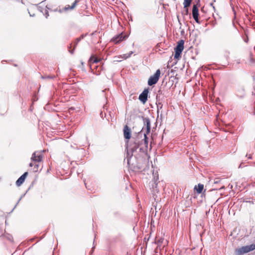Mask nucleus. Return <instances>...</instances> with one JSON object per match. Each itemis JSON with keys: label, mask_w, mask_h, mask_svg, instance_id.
I'll use <instances>...</instances> for the list:
<instances>
[{"label": "nucleus", "mask_w": 255, "mask_h": 255, "mask_svg": "<svg viewBox=\"0 0 255 255\" xmlns=\"http://www.w3.org/2000/svg\"><path fill=\"white\" fill-rule=\"evenodd\" d=\"M192 0H184L183 4L185 8L189 6Z\"/></svg>", "instance_id": "nucleus-16"}, {"label": "nucleus", "mask_w": 255, "mask_h": 255, "mask_svg": "<svg viewBox=\"0 0 255 255\" xmlns=\"http://www.w3.org/2000/svg\"><path fill=\"white\" fill-rule=\"evenodd\" d=\"M146 128V133H144V142L145 146L147 147V146L148 145V140H147V137L146 134H148V133H149V132L150 131V124L149 122H147Z\"/></svg>", "instance_id": "nucleus-9"}, {"label": "nucleus", "mask_w": 255, "mask_h": 255, "mask_svg": "<svg viewBox=\"0 0 255 255\" xmlns=\"http://www.w3.org/2000/svg\"><path fill=\"white\" fill-rule=\"evenodd\" d=\"M139 147V143L135 142L134 143L130 145L129 149L132 151H135Z\"/></svg>", "instance_id": "nucleus-12"}, {"label": "nucleus", "mask_w": 255, "mask_h": 255, "mask_svg": "<svg viewBox=\"0 0 255 255\" xmlns=\"http://www.w3.org/2000/svg\"><path fill=\"white\" fill-rule=\"evenodd\" d=\"M192 15H193V18L196 21V22L199 23V19H198V16H199L198 9L196 5H194L193 6Z\"/></svg>", "instance_id": "nucleus-7"}, {"label": "nucleus", "mask_w": 255, "mask_h": 255, "mask_svg": "<svg viewBox=\"0 0 255 255\" xmlns=\"http://www.w3.org/2000/svg\"><path fill=\"white\" fill-rule=\"evenodd\" d=\"M247 156H248L249 159H252V155H250V154L249 155H247Z\"/></svg>", "instance_id": "nucleus-17"}, {"label": "nucleus", "mask_w": 255, "mask_h": 255, "mask_svg": "<svg viewBox=\"0 0 255 255\" xmlns=\"http://www.w3.org/2000/svg\"><path fill=\"white\" fill-rule=\"evenodd\" d=\"M148 91L147 89H144V91L140 94L139 96V100L143 103L144 104L147 100V95Z\"/></svg>", "instance_id": "nucleus-6"}, {"label": "nucleus", "mask_w": 255, "mask_h": 255, "mask_svg": "<svg viewBox=\"0 0 255 255\" xmlns=\"http://www.w3.org/2000/svg\"><path fill=\"white\" fill-rule=\"evenodd\" d=\"M186 12L187 13H188V9H187V10H186Z\"/></svg>", "instance_id": "nucleus-20"}, {"label": "nucleus", "mask_w": 255, "mask_h": 255, "mask_svg": "<svg viewBox=\"0 0 255 255\" xmlns=\"http://www.w3.org/2000/svg\"><path fill=\"white\" fill-rule=\"evenodd\" d=\"M123 132L124 136L127 140V142L128 143L129 139L131 138V130L130 128L126 125L124 128Z\"/></svg>", "instance_id": "nucleus-4"}, {"label": "nucleus", "mask_w": 255, "mask_h": 255, "mask_svg": "<svg viewBox=\"0 0 255 255\" xmlns=\"http://www.w3.org/2000/svg\"><path fill=\"white\" fill-rule=\"evenodd\" d=\"M27 175V172H25L16 181V184L17 186H20L24 181L25 178Z\"/></svg>", "instance_id": "nucleus-10"}, {"label": "nucleus", "mask_w": 255, "mask_h": 255, "mask_svg": "<svg viewBox=\"0 0 255 255\" xmlns=\"http://www.w3.org/2000/svg\"><path fill=\"white\" fill-rule=\"evenodd\" d=\"M79 0H76L72 4V5L70 6L69 5H67L65 7V9H72L74 8L77 5V3L79 2Z\"/></svg>", "instance_id": "nucleus-13"}, {"label": "nucleus", "mask_w": 255, "mask_h": 255, "mask_svg": "<svg viewBox=\"0 0 255 255\" xmlns=\"http://www.w3.org/2000/svg\"><path fill=\"white\" fill-rule=\"evenodd\" d=\"M42 154L40 151H36L34 152L32 155L31 159L33 161L39 162L42 160Z\"/></svg>", "instance_id": "nucleus-5"}, {"label": "nucleus", "mask_w": 255, "mask_h": 255, "mask_svg": "<svg viewBox=\"0 0 255 255\" xmlns=\"http://www.w3.org/2000/svg\"><path fill=\"white\" fill-rule=\"evenodd\" d=\"M255 250V245L252 244L249 246H244L241 248L237 249L235 250L236 255H243L246 253H248L251 251Z\"/></svg>", "instance_id": "nucleus-1"}, {"label": "nucleus", "mask_w": 255, "mask_h": 255, "mask_svg": "<svg viewBox=\"0 0 255 255\" xmlns=\"http://www.w3.org/2000/svg\"><path fill=\"white\" fill-rule=\"evenodd\" d=\"M204 188V185L201 184H198L197 186H195L194 187V190L196 191V192L200 194L202 192V190Z\"/></svg>", "instance_id": "nucleus-11"}, {"label": "nucleus", "mask_w": 255, "mask_h": 255, "mask_svg": "<svg viewBox=\"0 0 255 255\" xmlns=\"http://www.w3.org/2000/svg\"><path fill=\"white\" fill-rule=\"evenodd\" d=\"M160 75V71L159 69L156 70L155 73L150 77L148 81V84L152 86L155 84L158 81Z\"/></svg>", "instance_id": "nucleus-3"}, {"label": "nucleus", "mask_w": 255, "mask_h": 255, "mask_svg": "<svg viewBox=\"0 0 255 255\" xmlns=\"http://www.w3.org/2000/svg\"><path fill=\"white\" fill-rule=\"evenodd\" d=\"M33 164H32V163H30L29 164V166H30V167H32V166H33Z\"/></svg>", "instance_id": "nucleus-18"}, {"label": "nucleus", "mask_w": 255, "mask_h": 255, "mask_svg": "<svg viewBox=\"0 0 255 255\" xmlns=\"http://www.w3.org/2000/svg\"><path fill=\"white\" fill-rule=\"evenodd\" d=\"M127 37V36L123 35V33H121V34L114 37L113 38V41L114 42L115 44H118L125 39Z\"/></svg>", "instance_id": "nucleus-8"}, {"label": "nucleus", "mask_w": 255, "mask_h": 255, "mask_svg": "<svg viewBox=\"0 0 255 255\" xmlns=\"http://www.w3.org/2000/svg\"><path fill=\"white\" fill-rule=\"evenodd\" d=\"M184 49V41L180 40L174 48V58L178 59L181 57V54Z\"/></svg>", "instance_id": "nucleus-2"}, {"label": "nucleus", "mask_w": 255, "mask_h": 255, "mask_svg": "<svg viewBox=\"0 0 255 255\" xmlns=\"http://www.w3.org/2000/svg\"><path fill=\"white\" fill-rule=\"evenodd\" d=\"M99 60H99L97 57L94 56H92L90 58L89 62L91 63H98Z\"/></svg>", "instance_id": "nucleus-14"}, {"label": "nucleus", "mask_w": 255, "mask_h": 255, "mask_svg": "<svg viewBox=\"0 0 255 255\" xmlns=\"http://www.w3.org/2000/svg\"><path fill=\"white\" fill-rule=\"evenodd\" d=\"M132 53H133V52L130 51L128 53L122 55H121V57L124 59H127V58L130 57Z\"/></svg>", "instance_id": "nucleus-15"}, {"label": "nucleus", "mask_w": 255, "mask_h": 255, "mask_svg": "<svg viewBox=\"0 0 255 255\" xmlns=\"http://www.w3.org/2000/svg\"><path fill=\"white\" fill-rule=\"evenodd\" d=\"M48 15V13H47H47H46V17H47Z\"/></svg>", "instance_id": "nucleus-19"}]
</instances>
